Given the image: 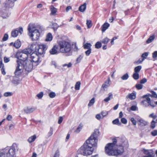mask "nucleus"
Listing matches in <instances>:
<instances>
[{
  "label": "nucleus",
  "mask_w": 157,
  "mask_h": 157,
  "mask_svg": "<svg viewBox=\"0 0 157 157\" xmlns=\"http://www.w3.org/2000/svg\"><path fill=\"white\" fill-rule=\"evenodd\" d=\"M99 131L96 130L86 140L84 144L78 149L77 151L78 154L84 156H87L91 155L94 150L93 147H96L98 142V137Z\"/></svg>",
  "instance_id": "obj_1"
},
{
  "label": "nucleus",
  "mask_w": 157,
  "mask_h": 157,
  "mask_svg": "<svg viewBox=\"0 0 157 157\" xmlns=\"http://www.w3.org/2000/svg\"><path fill=\"white\" fill-rule=\"evenodd\" d=\"M117 142V139H113V143L107 144L105 147V153L109 155H118L122 154L124 152V147L121 145L117 146V149H114L115 144Z\"/></svg>",
  "instance_id": "obj_2"
},
{
  "label": "nucleus",
  "mask_w": 157,
  "mask_h": 157,
  "mask_svg": "<svg viewBox=\"0 0 157 157\" xmlns=\"http://www.w3.org/2000/svg\"><path fill=\"white\" fill-rule=\"evenodd\" d=\"M33 62L30 60H26L22 61L19 62L18 66H17L16 69L14 72L16 75H20L23 71V69L28 71H30L33 69Z\"/></svg>",
  "instance_id": "obj_3"
},
{
  "label": "nucleus",
  "mask_w": 157,
  "mask_h": 157,
  "mask_svg": "<svg viewBox=\"0 0 157 157\" xmlns=\"http://www.w3.org/2000/svg\"><path fill=\"white\" fill-rule=\"evenodd\" d=\"M58 45L61 52L68 53V56L71 55L72 53L71 52V46L69 42L65 40H61L59 42Z\"/></svg>",
  "instance_id": "obj_4"
},
{
  "label": "nucleus",
  "mask_w": 157,
  "mask_h": 157,
  "mask_svg": "<svg viewBox=\"0 0 157 157\" xmlns=\"http://www.w3.org/2000/svg\"><path fill=\"white\" fill-rule=\"evenodd\" d=\"M36 27L34 24H30L28 26V35L33 41L37 40L40 36L39 30L35 29Z\"/></svg>",
  "instance_id": "obj_5"
},
{
  "label": "nucleus",
  "mask_w": 157,
  "mask_h": 157,
  "mask_svg": "<svg viewBox=\"0 0 157 157\" xmlns=\"http://www.w3.org/2000/svg\"><path fill=\"white\" fill-rule=\"evenodd\" d=\"M16 149L12 146L10 147H7L0 151V157H15Z\"/></svg>",
  "instance_id": "obj_6"
},
{
  "label": "nucleus",
  "mask_w": 157,
  "mask_h": 157,
  "mask_svg": "<svg viewBox=\"0 0 157 157\" xmlns=\"http://www.w3.org/2000/svg\"><path fill=\"white\" fill-rule=\"evenodd\" d=\"M33 48H35V52L39 55H41L45 53V51L47 49V47L44 44L38 45L36 43L33 45Z\"/></svg>",
  "instance_id": "obj_7"
},
{
  "label": "nucleus",
  "mask_w": 157,
  "mask_h": 157,
  "mask_svg": "<svg viewBox=\"0 0 157 157\" xmlns=\"http://www.w3.org/2000/svg\"><path fill=\"white\" fill-rule=\"evenodd\" d=\"M28 55H26L25 52H24L23 50L21 52H17L15 56V57L19 60H17V66H18L19 62H21L22 61H25L27 60V58L28 57Z\"/></svg>",
  "instance_id": "obj_8"
},
{
  "label": "nucleus",
  "mask_w": 157,
  "mask_h": 157,
  "mask_svg": "<svg viewBox=\"0 0 157 157\" xmlns=\"http://www.w3.org/2000/svg\"><path fill=\"white\" fill-rule=\"evenodd\" d=\"M30 60L36 64L35 66L37 65L39 63V57L37 54L35 52H33L30 55Z\"/></svg>",
  "instance_id": "obj_9"
},
{
  "label": "nucleus",
  "mask_w": 157,
  "mask_h": 157,
  "mask_svg": "<svg viewBox=\"0 0 157 157\" xmlns=\"http://www.w3.org/2000/svg\"><path fill=\"white\" fill-rule=\"evenodd\" d=\"M141 103L143 104L145 107H148L149 105L153 107L155 106V103L151 102V98L149 97H147L146 100H143L141 101Z\"/></svg>",
  "instance_id": "obj_10"
},
{
  "label": "nucleus",
  "mask_w": 157,
  "mask_h": 157,
  "mask_svg": "<svg viewBox=\"0 0 157 157\" xmlns=\"http://www.w3.org/2000/svg\"><path fill=\"white\" fill-rule=\"evenodd\" d=\"M23 31V28L22 27H19L18 30L16 29L12 31L11 36L13 37H16L18 35L19 32L21 34Z\"/></svg>",
  "instance_id": "obj_11"
},
{
  "label": "nucleus",
  "mask_w": 157,
  "mask_h": 157,
  "mask_svg": "<svg viewBox=\"0 0 157 157\" xmlns=\"http://www.w3.org/2000/svg\"><path fill=\"white\" fill-rule=\"evenodd\" d=\"M35 45V44H31L30 48L23 50V52H25V53L28 55V54H30L32 52L33 53L35 52V48L33 49V45Z\"/></svg>",
  "instance_id": "obj_12"
},
{
  "label": "nucleus",
  "mask_w": 157,
  "mask_h": 157,
  "mask_svg": "<svg viewBox=\"0 0 157 157\" xmlns=\"http://www.w3.org/2000/svg\"><path fill=\"white\" fill-rule=\"evenodd\" d=\"M144 153L146 155L143 157H154L153 151L151 150H144Z\"/></svg>",
  "instance_id": "obj_13"
},
{
  "label": "nucleus",
  "mask_w": 157,
  "mask_h": 157,
  "mask_svg": "<svg viewBox=\"0 0 157 157\" xmlns=\"http://www.w3.org/2000/svg\"><path fill=\"white\" fill-rule=\"evenodd\" d=\"M111 82L110 79L109 77L107 79V81H105L104 83L103 84L102 86L101 87L103 89L105 90L110 85V83Z\"/></svg>",
  "instance_id": "obj_14"
},
{
  "label": "nucleus",
  "mask_w": 157,
  "mask_h": 157,
  "mask_svg": "<svg viewBox=\"0 0 157 157\" xmlns=\"http://www.w3.org/2000/svg\"><path fill=\"white\" fill-rule=\"evenodd\" d=\"M10 1H6L4 3V6L6 8H12L14 5V3L12 2H10Z\"/></svg>",
  "instance_id": "obj_15"
},
{
  "label": "nucleus",
  "mask_w": 157,
  "mask_h": 157,
  "mask_svg": "<svg viewBox=\"0 0 157 157\" xmlns=\"http://www.w3.org/2000/svg\"><path fill=\"white\" fill-rule=\"evenodd\" d=\"M36 109V108L34 107H27L24 109V112L27 114L30 113Z\"/></svg>",
  "instance_id": "obj_16"
},
{
  "label": "nucleus",
  "mask_w": 157,
  "mask_h": 157,
  "mask_svg": "<svg viewBox=\"0 0 157 157\" xmlns=\"http://www.w3.org/2000/svg\"><path fill=\"white\" fill-rule=\"evenodd\" d=\"M58 47L56 45L54 46L50 50L49 52L51 54L55 55L57 54L58 53V52L57 51Z\"/></svg>",
  "instance_id": "obj_17"
},
{
  "label": "nucleus",
  "mask_w": 157,
  "mask_h": 157,
  "mask_svg": "<svg viewBox=\"0 0 157 157\" xmlns=\"http://www.w3.org/2000/svg\"><path fill=\"white\" fill-rule=\"evenodd\" d=\"M138 121L140 122L139 124L141 126H145L147 124V122L142 119H138Z\"/></svg>",
  "instance_id": "obj_18"
},
{
  "label": "nucleus",
  "mask_w": 157,
  "mask_h": 157,
  "mask_svg": "<svg viewBox=\"0 0 157 157\" xmlns=\"http://www.w3.org/2000/svg\"><path fill=\"white\" fill-rule=\"evenodd\" d=\"M109 24L107 22L104 23L101 27V31L104 33L109 27Z\"/></svg>",
  "instance_id": "obj_19"
},
{
  "label": "nucleus",
  "mask_w": 157,
  "mask_h": 157,
  "mask_svg": "<svg viewBox=\"0 0 157 157\" xmlns=\"http://www.w3.org/2000/svg\"><path fill=\"white\" fill-rule=\"evenodd\" d=\"M126 98H129L130 100L135 99L136 98V94L133 93L129 94L126 96Z\"/></svg>",
  "instance_id": "obj_20"
},
{
  "label": "nucleus",
  "mask_w": 157,
  "mask_h": 157,
  "mask_svg": "<svg viewBox=\"0 0 157 157\" xmlns=\"http://www.w3.org/2000/svg\"><path fill=\"white\" fill-rule=\"evenodd\" d=\"M21 43L20 41L17 40L14 43L13 46L16 48H19L21 46Z\"/></svg>",
  "instance_id": "obj_21"
},
{
  "label": "nucleus",
  "mask_w": 157,
  "mask_h": 157,
  "mask_svg": "<svg viewBox=\"0 0 157 157\" xmlns=\"http://www.w3.org/2000/svg\"><path fill=\"white\" fill-rule=\"evenodd\" d=\"M14 76L13 77V80H12V82L14 84H18L19 83V78L16 76L17 75H16Z\"/></svg>",
  "instance_id": "obj_22"
},
{
  "label": "nucleus",
  "mask_w": 157,
  "mask_h": 157,
  "mask_svg": "<svg viewBox=\"0 0 157 157\" xmlns=\"http://www.w3.org/2000/svg\"><path fill=\"white\" fill-rule=\"evenodd\" d=\"M86 8V3H84L83 5L80 6L79 8V10L81 12H84Z\"/></svg>",
  "instance_id": "obj_23"
},
{
  "label": "nucleus",
  "mask_w": 157,
  "mask_h": 157,
  "mask_svg": "<svg viewBox=\"0 0 157 157\" xmlns=\"http://www.w3.org/2000/svg\"><path fill=\"white\" fill-rule=\"evenodd\" d=\"M52 39V34L50 33L48 34L46 36V38L45 40L46 41H51Z\"/></svg>",
  "instance_id": "obj_24"
},
{
  "label": "nucleus",
  "mask_w": 157,
  "mask_h": 157,
  "mask_svg": "<svg viewBox=\"0 0 157 157\" xmlns=\"http://www.w3.org/2000/svg\"><path fill=\"white\" fill-rule=\"evenodd\" d=\"M112 123L113 124H115L118 126H120L121 125V123L120 122L118 118H116L114 120H113L112 122Z\"/></svg>",
  "instance_id": "obj_25"
},
{
  "label": "nucleus",
  "mask_w": 157,
  "mask_h": 157,
  "mask_svg": "<svg viewBox=\"0 0 157 157\" xmlns=\"http://www.w3.org/2000/svg\"><path fill=\"white\" fill-rule=\"evenodd\" d=\"M50 9L51 12V14H54L57 12V9L54 7L53 5L51 6Z\"/></svg>",
  "instance_id": "obj_26"
},
{
  "label": "nucleus",
  "mask_w": 157,
  "mask_h": 157,
  "mask_svg": "<svg viewBox=\"0 0 157 157\" xmlns=\"http://www.w3.org/2000/svg\"><path fill=\"white\" fill-rule=\"evenodd\" d=\"M36 138V135H34L33 136H32L30 137H29L28 139V141L29 143H31L33 142L35 140Z\"/></svg>",
  "instance_id": "obj_27"
},
{
  "label": "nucleus",
  "mask_w": 157,
  "mask_h": 157,
  "mask_svg": "<svg viewBox=\"0 0 157 157\" xmlns=\"http://www.w3.org/2000/svg\"><path fill=\"white\" fill-rule=\"evenodd\" d=\"M109 96L108 97L106 98L104 100V101L106 102H107L109 101L111 99L113 98V94L111 93H109L108 94Z\"/></svg>",
  "instance_id": "obj_28"
},
{
  "label": "nucleus",
  "mask_w": 157,
  "mask_h": 157,
  "mask_svg": "<svg viewBox=\"0 0 157 157\" xmlns=\"http://www.w3.org/2000/svg\"><path fill=\"white\" fill-rule=\"evenodd\" d=\"M155 36L153 35L150 36L146 41L147 43H151L155 39Z\"/></svg>",
  "instance_id": "obj_29"
},
{
  "label": "nucleus",
  "mask_w": 157,
  "mask_h": 157,
  "mask_svg": "<svg viewBox=\"0 0 157 157\" xmlns=\"http://www.w3.org/2000/svg\"><path fill=\"white\" fill-rule=\"evenodd\" d=\"M91 44L90 43H86L83 45V48L85 49H91Z\"/></svg>",
  "instance_id": "obj_30"
},
{
  "label": "nucleus",
  "mask_w": 157,
  "mask_h": 157,
  "mask_svg": "<svg viewBox=\"0 0 157 157\" xmlns=\"http://www.w3.org/2000/svg\"><path fill=\"white\" fill-rule=\"evenodd\" d=\"M0 17H2L3 19L6 18L8 17L7 14L3 13L2 11L0 10Z\"/></svg>",
  "instance_id": "obj_31"
},
{
  "label": "nucleus",
  "mask_w": 157,
  "mask_h": 157,
  "mask_svg": "<svg viewBox=\"0 0 157 157\" xmlns=\"http://www.w3.org/2000/svg\"><path fill=\"white\" fill-rule=\"evenodd\" d=\"M142 67L141 66H138L134 68V71L135 73H138L141 70Z\"/></svg>",
  "instance_id": "obj_32"
},
{
  "label": "nucleus",
  "mask_w": 157,
  "mask_h": 157,
  "mask_svg": "<svg viewBox=\"0 0 157 157\" xmlns=\"http://www.w3.org/2000/svg\"><path fill=\"white\" fill-rule=\"evenodd\" d=\"M82 124H80L76 130H75V132L77 133H79L82 129Z\"/></svg>",
  "instance_id": "obj_33"
},
{
  "label": "nucleus",
  "mask_w": 157,
  "mask_h": 157,
  "mask_svg": "<svg viewBox=\"0 0 157 157\" xmlns=\"http://www.w3.org/2000/svg\"><path fill=\"white\" fill-rule=\"evenodd\" d=\"M129 78V75L128 73H126L124 75H123L121 77V78L122 80H126Z\"/></svg>",
  "instance_id": "obj_34"
},
{
  "label": "nucleus",
  "mask_w": 157,
  "mask_h": 157,
  "mask_svg": "<svg viewBox=\"0 0 157 157\" xmlns=\"http://www.w3.org/2000/svg\"><path fill=\"white\" fill-rule=\"evenodd\" d=\"M157 123V119L155 121L154 120H152L151 123V128H152L153 129L154 128L155 126V123Z\"/></svg>",
  "instance_id": "obj_35"
},
{
  "label": "nucleus",
  "mask_w": 157,
  "mask_h": 157,
  "mask_svg": "<svg viewBox=\"0 0 157 157\" xmlns=\"http://www.w3.org/2000/svg\"><path fill=\"white\" fill-rule=\"evenodd\" d=\"M132 77L133 78L136 80H137L139 78V75L138 73H134Z\"/></svg>",
  "instance_id": "obj_36"
},
{
  "label": "nucleus",
  "mask_w": 157,
  "mask_h": 157,
  "mask_svg": "<svg viewBox=\"0 0 157 157\" xmlns=\"http://www.w3.org/2000/svg\"><path fill=\"white\" fill-rule=\"evenodd\" d=\"M95 98H93L90 101L88 104V106L90 107L92 106L94 103Z\"/></svg>",
  "instance_id": "obj_37"
},
{
  "label": "nucleus",
  "mask_w": 157,
  "mask_h": 157,
  "mask_svg": "<svg viewBox=\"0 0 157 157\" xmlns=\"http://www.w3.org/2000/svg\"><path fill=\"white\" fill-rule=\"evenodd\" d=\"M80 84L81 83L80 82H77L76 83L75 86V89L76 90H79Z\"/></svg>",
  "instance_id": "obj_38"
},
{
  "label": "nucleus",
  "mask_w": 157,
  "mask_h": 157,
  "mask_svg": "<svg viewBox=\"0 0 157 157\" xmlns=\"http://www.w3.org/2000/svg\"><path fill=\"white\" fill-rule=\"evenodd\" d=\"M86 24L88 28H90L92 26V24L91 20H86Z\"/></svg>",
  "instance_id": "obj_39"
},
{
  "label": "nucleus",
  "mask_w": 157,
  "mask_h": 157,
  "mask_svg": "<svg viewBox=\"0 0 157 157\" xmlns=\"http://www.w3.org/2000/svg\"><path fill=\"white\" fill-rule=\"evenodd\" d=\"M13 93L11 92H5L3 94V95L5 97H7L11 96L13 95Z\"/></svg>",
  "instance_id": "obj_40"
},
{
  "label": "nucleus",
  "mask_w": 157,
  "mask_h": 157,
  "mask_svg": "<svg viewBox=\"0 0 157 157\" xmlns=\"http://www.w3.org/2000/svg\"><path fill=\"white\" fill-rule=\"evenodd\" d=\"M101 46V43L100 42H97L95 44V48H99Z\"/></svg>",
  "instance_id": "obj_41"
},
{
  "label": "nucleus",
  "mask_w": 157,
  "mask_h": 157,
  "mask_svg": "<svg viewBox=\"0 0 157 157\" xmlns=\"http://www.w3.org/2000/svg\"><path fill=\"white\" fill-rule=\"evenodd\" d=\"M151 95H150V96L152 98H157V94L156 92L153 91H151Z\"/></svg>",
  "instance_id": "obj_42"
},
{
  "label": "nucleus",
  "mask_w": 157,
  "mask_h": 157,
  "mask_svg": "<svg viewBox=\"0 0 157 157\" xmlns=\"http://www.w3.org/2000/svg\"><path fill=\"white\" fill-rule=\"evenodd\" d=\"M53 29L54 30H56L59 27V25L56 23H53L52 25Z\"/></svg>",
  "instance_id": "obj_43"
},
{
  "label": "nucleus",
  "mask_w": 157,
  "mask_h": 157,
  "mask_svg": "<svg viewBox=\"0 0 157 157\" xmlns=\"http://www.w3.org/2000/svg\"><path fill=\"white\" fill-rule=\"evenodd\" d=\"M109 40L108 38L106 37L102 40V42L105 44H106L109 42Z\"/></svg>",
  "instance_id": "obj_44"
},
{
  "label": "nucleus",
  "mask_w": 157,
  "mask_h": 157,
  "mask_svg": "<svg viewBox=\"0 0 157 157\" xmlns=\"http://www.w3.org/2000/svg\"><path fill=\"white\" fill-rule=\"evenodd\" d=\"M148 54L149 53L147 52H145L143 53L141 56V57L142 58V59H144V60L146 58Z\"/></svg>",
  "instance_id": "obj_45"
},
{
  "label": "nucleus",
  "mask_w": 157,
  "mask_h": 157,
  "mask_svg": "<svg viewBox=\"0 0 157 157\" xmlns=\"http://www.w3.org/2000/svg\"><path fill=\"white\" fill-rule=\"evenodd\" d=\"M144 60V59H140L134 62V63L139 64L142 63V62Z\"/></svg>",
  "instance_id": "obj_46"
},
{
  "label": "nucleus",
  "mask_w": 157,
  "mask_h": 157,
  "mask_svg": "<svg viewBox=\"0 0 157 157\" xmlns=\"http://www.w3.org/2000/svg\"><path fill=\"white\" fill-rule=\"evenodd\" d=\"M143 86V85L140 84H136V87L138 90L141 89Z\"/></svg>",
  "instance_id": "obj_47"
},
{
  "label": "nucleus",
  "mask_w": 157,
  "mask_h": 157,
  "mask_svg": "<svg viewBox=\"0 0 157 157\" xmlns=\"http://www.w3.org/2000/svg\"><path fill=\"white\" fill-rule=\"evenodd\" d=\"M56 95L55 92H51L49 93V96L50 98H54Z\"/></svg>",
  "instance_id": "obj_48"
},
{
  "label": "nucleus",
  "mask_w": 157,
  "mask_h": 157,
  "mask_svg": "<svg viewBox=\"0 0 157 157\" xmlns=\"http://www.w3.org/2000/svg\"><path fill=\"white\" fill-rule=\"evenodd\" d=\"M149 117L150 118H152L154 119H155L157 117V116L155 115L154 113H152L149 115Z\"/></svg>",
  "instance_id": "obj_49"
},
{
  "label": "nucleus",
  "mask_w": 157,
  "mask_h": 157,
  "mask_svg": "<svg viewBox=\"0 0 157 157\" xmlns=\"http://www.w3.org/2000/svg\"><path fill=\"white\" fill-rule=\"evenodd\" d=\"M121 122L123 124H126L127 122V121L125 118H123L121 119Z\"/></svg>",
  "instance_id": "obj_50"
},
{
  "label": "nucleus",
  "mask_w": 157,
  "mask_h": 157,
  "mask_svg": "<svg viewBox=\"0 0 157 157\" xmlns=\"http://www.w3.org/2000/svg\"><path fill=\"white\" fill-rule=\"evenodd\" d=\"M43 92H40L36 95L39 99L43 97Z\"/></svg>",
  "instance_id": "obj_51"
},
{
  "label": "nucleus",
  "mask_w": 157,
  "mask_h": 157,
  "mask_svg": "<svg viewBox=\"0 0 157 157\" xmlns=\"http://www.w3.org/2000/svg\"><path fill=\"white\" fill-rule=\"evenodd\" d=\"M8 36L7 34H5L4 36L2 38V40L3 41H6L8 39Z\"/></svg>",
  "instance_id": "obj_52"
},
{
  "label": "nucleus",
  "mask_w": 157,
  "mask_h": 157,
  "mask_svg": "<svg viewBox=\"0 0 157 157\" xmlns=\"http://www.w3.org/2000/svg\"><path fill=\"white\" fill-rule=\"evenodd\" d=\"M130 120L134 125H136V121L134 118H133V117L131 118Z\"/></svg>",
  "instance_id": "obj_53"
},
{
  "label": "nucleus",
  "mask_w": 157,
  "mask_h": 157,
  "mask_svg": "<svg viewBox=\"0 0 157 157\" xmlns=\"http://www.w3.org/2000/svg\"><path fill=\"white\" fill-rule=\"evenodd\" d=\"M91 49H88V50L86 51L85 53L86 56H89L91 52Z\"/></svg>",
  "instance_id": "obj_54"
},
{
  "label": "nucleus",
  "mask_w": 157,
  "mask_h": 157,
  "mask_svg": "<svg viewBox=\"0 0 157 157\" xmlns=\"http://www.w3.org/2000/svg\"><path fill=\"white\" fill-rule=\"evenodd\" d=\"M63 67H64L66 66H67V67L69 68L71 67L72 64L71 63H69L68 64H64L62 65Z\"/></svg>",
  "instance_id": "obj_55"
},
{
  "label": "nucleus",
  "mask_w": 157,
  "mask_h": 157,
  "mask_svg": "<svg viewBox=\"0 0 157 157\" xmlns=\"http://www.w3.org/2000/svg\"><path fill=\"white\" fill-rule=\"evenodd\" d=\"M152 57L153 59H156L157 58V51L154 52L152 53Z\"/></svg>",
  "instance_id": "obj_56"
},
{
  "label": "nucleus",
  "mask_w": 157,
  "mask_h": 157,
  "mask_svg": "<svg viewBox=\"0 0 157 157\" xmlns=\"http://www.w3.org/2000/svg\"><path fill=\"white\" fill-rule=\"evenodd\" d=\"M151 135L153 136H155L157 135V130H154L151 132Z\"/></svg>",
  "instance_id": "obj_57"
},
{
  "label": "nucleus",
  "mask_w": 157,
  "mask_h": 157,
  "mask_svg": "<svg viewBox=\"0 0 157 157\" xmlns=\"http://www.w3.org/2000/svg\"><path fill=\"white\" fill-rule=\"evenodd\" d=\"M101 114L103 116V117L106 116L108 114V112L103 111L101 112Z\"/></svg>",
  "instance_id": "obj_58"
},
{
  "label": "nucleus",
  "mask_w": 157,
  "mask_h": 157,
  "mask_svg": "<svg viewBox=\"0 0 157 157\" xmlns=\"http://www.w3.org/2000/svg\"><path fill=\"white\" fill-rule=\"evenodd\" d=\"M53 132V128L52 127H51L49 132L48 133V136H51Z\"/></svg>",
  "instance_id": "obj_59"
},
{
  "label": "nucleus",
  "mask_w": 157,
  "mask_h": 157,
  "mask_svg": "<svg viewBox=\"0 0 157 157\" xmlns=\"http://www.w3.org/2000/svg\"><path fill=\"white\" fill-rule=\"evenodd\" d=\"M137 107L136 105H133L132 106L131 108L130 109L132 111H136L137 110Z\"/></svg>",
  "instance_id": "obj_60"
},
{
  "label": "nucleus",
  "mask_w": 157,
  "mask_h": 157,
  "mask_svg": "<svg viewBox=\"0 0 157 157\" xmlns=\"http://www.w3.org/2000/svg\"><path fill=\"white\" fill-rule=\"evenodd\" d=\"M83 58V56L81 55L79 56V57H78L76 59V61L77 63H79L80 62L81 60Z\"/></svg>",
  "instance_id": "obj_61"
},
{
  "label": "nucleus",
  "mask_w": 157,
  "mask_h": 157,
  "mask_svg": "<svg viewBox=\"0 0 157 157\" xmlns=\"http://www.w3.org/2000/svg\"><path fill=\"white\" fill-rule=\"evenodd\" d=\"M72 46L74 47L73 48V49L75 51H77L78 50V48L76 45V44L75 43V44H73Z\"/></svg>",
  "instance_id": "obj_62"
},
{
  "label": "nucleus",
  "mask_w": 157,
  "mask_h": 157,
  "mask_svg": "<svg viewBox=\"0 0 157 157\" xmlns=\"http://www.w3.org/2000/svg\"><path fill=\"white\" fill-rule=\"evenodd\" d=\"M147 81V80L146 78H144L141 79L140 81V83L141 84H144L146 83Z\"/></svg>",
  "instance_id": "obj_63"
},
{
  "label": "nucleus",
  "mask_w": 157,
  "mask_h": 157,
  "mask_svg": "<svg viewBox=\"0 0 157 157\" xmlns=\"http://www.w3.org/2000/svg\"><path fill=\"white\" fill-rule=\"evenodd\" d=\"M63 120V118L62 117H59L58 123L59 124H60L62 122Z\"/></svg>",
  "instance_id": "obj_64"
}]
</instances>
